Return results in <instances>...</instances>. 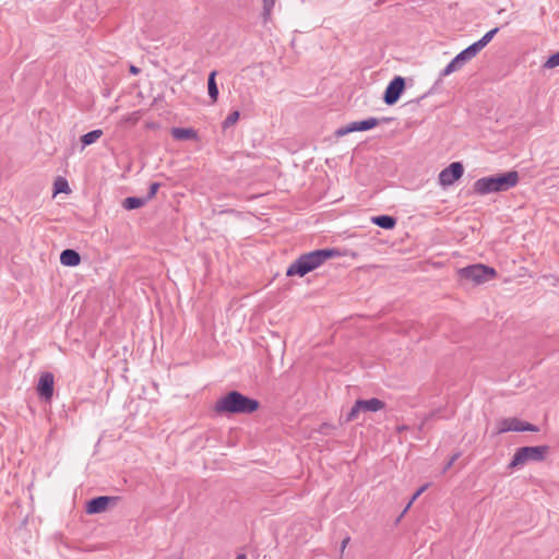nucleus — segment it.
Instances as JSON below:
<instances>
[{
	"label": "nucleus",
	"instance_id": "f257e3e1",
	"mask_svg": "<svg viewBox=\"0 0 559 559\" xmlns=\"http://www.w3.org/2000/svg\"><path fill=\"white\" fill-rule=\"evenodd\" d=\"M259 406L258 400L238 391H230L216 401L214 411L217 414H252L258 411Z\"/></svg>",
	"mask_w": 559,
	"mask_h": 559
},
{
	"label": "nucleus",
	"instance_id": "f03ea898",
	"mask_svg": "<svg viewBox=\"0 0 559 559\" xmlns=\"http://www.w3.org/2000/svg\"><path fill=\"white\" fill-rule=\"evenodd\" d=\"M338 255L340 252L336 249H319L308 253H304L289 265V267L286 271V275L305 276L309 272L319 267L326 260Z\"/></svg>",
	"mask_w": 559,
	"mask_h": 559
},
{
	"label": "nucleus",
	"instance_id": "7ed1b4c3",
	"mask_svg": "<svg viewBox=\"0 0 559 559\" xmlns=\"http://www.w3.org/2000/svg\"><path fill=\"white\" fill-rule=\"evenodd\" d=\"M519 182V174L514 170L504 174L483 177L474 182L473 189L476 194L485 195L493 192L507 191Z\"/></svg>",
	"mask_w": 559,
	"mask_h": 559
},
{
	"label": "nucleus",
	"instance_id": "20e7f679",
	"mask_svg": "<svg viewBox=\"0 0 559 559\" xmlns=\"http://www.w3.org/2000/svg\"><path fill=\"white\" fill-rule=\"evenodd\" d=\"M460 280L472 282L476 285L488 282L497 274L493 267L484 264H473L457 271Z\"/></svg>",
	"mask_w": 559,
	"mask_h": 559
},
{
	"label": "nucleus",
	"instance_id": "39448f33",
	"mask_svg": "<svg viewBox=\"0 0 559 559\" xmlns=\"http://www.w3.org/2000/svg\"><path fill=\"white\" fill-rule=\"evenodd\" d=\"M547 452V445L522 447L516 450L515 454L513 455L509 464V467L513 468L519 465H523L528 461H543Z\"/></svg>",
	"mask_w": 559,
	"mask_h": 559
},
{
	"label": "nucleus",
	"instance_id": "423d86ee",
	"mask_svg": "<svg viewBox=\"0 0 559 559\" xmlns=\"http://www.w3.org/2000/svg\"><path fill=\"white\" fill-rule=\"evenodd\" d=\"M539 429L537 426L523 421L516 417L502 418L497 424V433H504L508 431H532L537 432Z\"/></svg>",
	"mask_w": 559,
	"mask_h": 559
},
{
	"label": "nucleus",
	"instance_id": "0eeeda50",
	"mask_svg": "<svg viewBox=\"0 0 559 559\" xmlns=\"http://www.w3.org/2000/svg\"><path fill=\"white\" fill-rule=\"evenodd\" d=\"M405 88V80L402 76H395L386 86L383 94V102L391 106L397 103Z\"/></svg>",
	"mask_w": 559,
	"mask_h": 559
},
{
	"label": "nucleus",
	"instance_id": "6e6552de",
	"mask_svg": "<svg viewBox=\"0 0 559 559\" xmlns=\"http://www.w3.org/2000/svg\"><path fill=\"white\" fill-rule=\"evenodd\" d=\"M464 173L463 165L460 162L451 163L439 174V182L443 187H449L459 180Z\"/></svg>",
	"mask_w": 559,
	"mask_h": 559
},
{
	"label": "nucleus",
	"instance_id": "1a4fd4ad",
	"mask_svg": "<svg viewBox=\"0 0 559 559\" xmlns=\"http://www.w3.org/2000/svg\"><path fill=\"white\" fill-rule=\"evenodd\" d=\"M378 124H379V120L373 117L368 118L366 120H361V121H354L345 127L338 128L335 131V135L343 136V135H346L348 133L356 132V131H367V130H370V129L377 127Z\"/></svg>",
	"mask_w": 559,
	"mask_h": 559
},
{
	"label": "nucleus",
	"instance_id": "9d476101",
	"mask_svg": "<svg viewBox=\"0 0 559 559\" xmlns=\"http://www.w3.org/2000/svg\"><path fill=\"white\" fill-rule=\"evenodd\" d=\"M119 500V497H109V496H99L91 499L86 503V513L87 514H98L104 512L108 504L116 506Z\"/></svg>",
	"mask_w": 559,
	"mask_h": 559
},
{
	"label": "nucleus",
	"instance_id": "9b49d317",
	"mask_svg": "<svg viewBox=\"0 0 559 559\" xmlns=\"http://www.w3.org/2000/svg\"><path fill=\"white\" fill-rule=\"evenodd\" d=\"M37 392L45 401H50L53 395V374L45 372L40 376Z\"/></svg>",
	"mask_w": 559,
	"mask_h": 559
},
{
	"label": "nucleus",
	"instance_id": "f8f14e48",
	"mask_svg": "<svg viewBox=\"0 0 559 559\" xmlns=\"http://www.w3.org/2000/svg\"><path fill=\"white\" fill-rule=\"evenodd\" d=\"M60 262L64 266H76L81 262V257L78 251L66 249L60 254Z\"/></svg>",
	"mask_w": 559,
	"mask_h": 559
},
{
	"label": "nucleus",
	"instance_id": "ddd939ff",
	"mask_svg": "<svg viewBox=\"0 0 559 559\" xmlns=\"http://www.w3.org/2000/svg\"><path fill=\"white\" fill-rule=\"evenodd\" d=\"M357 406L361 407L364 412H378L381 411L385 404L377 397L370 400H357Z\"/></svg>",
	"mask_w": 559,
	"mask_h": 559
},
{
	"label": "nucleus",
	"instance_id": "4468645a",
	"mask_svg": "<svg viewBox=\"0 0 559 559\" xmlns=\"http://www.w3.org/2000/svg\"><path fill=\"white\" fill-rule=\"evenodd\" d=\"M170 132L173 138L179 141L195 140L198 138L197 131L192 128H173Z\"/></svg>",
	"mask_w": 559,
	"mask_h": 559
},
{
	"label": "nucleus",
	"instance_id": "2eb2a0df",
	"mask_svg": "<svg viewBox=\"0 0 559 559\" xmlns=\"http://www.w3.org/2000/svg\"><path fill=\"white\" fill-rule=\"evenodd\" d=\"M371 222L383 229H392L396 225V218L391 215H379L371 217Z\"/></svg>",
	"mask_w": 559,
	"mask_h": 559
},
{
	"label": "nucleus",
	"instance_id": "dca6fc26",
	"mask_svg": "<svg viewBox=\"0 0 559 559\" xmlns=\"http://www.w3.org/2000/svg\"><path fill=\"white\" fill-rule=\"evenodd\" d=\"M476 49L473 47V45H469L467 48L462 50L460 53H457L454 59L455 63H459L460 66H464L467 61L472 60L474 57L477 56Z\"/></svg>",
	"mask_w": 559,
	"mask_h": 559
},
{
	"label": "nucleus",
	"instance_id": "f3484780",
	"mask_svg": "<svg viewBox=\"0 0 559 559\" xmlns=\"http://www.w3.org/2000/svg\"><path fill=\"white\" fill-rule=\"evenodd\" d=\"M499 28L495 27L491 31L487 32L479 40L475 41L473 47L477 52H480L493 38V36L498 33Z\"/></svg>",
	"mask_w": 559,
	"mask_h": 559
},
{
	"label": "nucleus",
	"instance_id": "a211bd4d",
	"mask_svg": "<svg viewBox=\"0 0 559 559\" xmlns=\"http://www.w3.org/2000/svg\"><path fill=\"white\" fill-rule=\"evenodd\" d=\"M103 135V130L96 129L81 136L82 147L96 143Z\"/></svg>",
	"mask_w": 559,
	"mask_h": 559
},
{
	"label": "nucleus",
	"instance_id": "6ab92c4d",
	"mask_svg": "<svg viewBox=\"0 0 559 559\" xmlns=\"http://www.w3.org/2000/svg\"><path fill=\"white\" fill-rule=\"evenodd\" d=\"M147 203V199L144 198H136V197H129L126 198L122 202L123 209L131 211L139 207H142Z\"/></svg>",
	"mask_w": 559,
	"mask_h": 559
},
{
	"label": "nucleus",
	"instance_id": "aec40b11",
	"mask_svg": "<svg viewBox=\"0 0 559 559\" xmlns=\"http://www.w3.org/2000/svg\"><path fill=\"white\" fill-rule=\"evenodd\" d=\"M216 71H212L207 79V90L209 96L212 99V103H215L218 98V87L215 81Z\"/></svg>",
	"mask_w": 559,
	"mask_h": 559
},
{
	"label": "nucleus",
	"instance_id": "412c9836",
	"mask_svg": "<svg viewBox=\"0 0 559 559\" xmlns=\"http://www.w3.org/2000/svg\"><path fill=\"white\" fill-rule=\"evenodd\" d=\"M239 116H240V114H239V111H238V110H234V111H231V112L226 117V119L224 120V122H223V128H224V129H227V128H229V127L234 126V124L238 121Z\"/></svg>",
	"mask_w": 559,
	"mask_h": 559
},
{
	"label": "nucleus",
	"instance_id": "4be33fe9",
	"mask_svg": "<svg viewBox=\"0 0 559 559\" xmlns=\"http://www.w3.org/2000/svg\"><path fill=\"white\" fill-rule=\"evenodd\" d=\"M461 68H462V66H460L459 63H455V59L453 58L451 60V62L442 70L440 75L441 76H448L451 73L460 70Z\"/></svg>",
	"mask_w": 559,
	"mask_h": 559
},
{
	"label": "nucleus",
	"instance_id": "5701e85b",
	"mask_svg": "<svg viewBox=\"0 0 559 559\" xmlns=\"http://www.w3.org/2000/svg\"><path fill=\"white\" fill-rule=\"evenodd\" d=\"M275 1L276 0H263V16H264V21H267L270 15H271V12L275 5Z\"/></svg>",
	"mask_w": 559,
	"mask_h": 559
},
{
	"label": "nucleus",
	"instance_id": "b1692460",
	"mask_svg": "<svg viewBox=\"0 0 559 559\" xmlns=\"http://www.w3.org/2000/svg\"><path fill=\"white\" fill-rule=\"evenodd\" d=\"M558 66H559V51L551 55L544 63V68H546V69H554Z\"/></svg>",
	"mask_w": 559,
	"mask_h": 559
},
{
	"label": "nucleus",
	"instance_id": "393cba45",
	"mask_svg": "<svg viewBox=\"0 0 559 559\" xmlns=\"http://www.w3.org/2000/svg\"><path fill=\"white\" fill-rule=\"evenodd\" d=\"M361 411H362L361 407L357 406V401H356L355 404L353 405V407L350 408L349 413L347 414L345 421L349 423V421L357 419L358 414Z\"/></svg>",
	"mask_w": 559,
	"mask_h": 559
},
{
	"label": "nucleus",
	"instance_id": "a878e982",
	"mask_svg": "<svg viewBox=\"0 0 559 559\" xmlns=\"http://www.w3.org/2000/svg\"><path fill=\"white\" fill-rule=\"evenodd\" d=\"M69 191V185L67 182L66 179H57L56 182H55V192L56 193H60V192H68Z\"/></svg>",
	"mask_w": 559,
	"mask_h": 559
},
{
	"label": "nucleus",
	"instance_id": "bb28decb",
	"mask_svg": "<svg viewBox=\"0 0 559 559\" xmlns=\"http://www.w3.org/2000/svg\"><path fill=\"white\" fill-rule=\"evenodd\" d=\"M159 187H160V183H159V182H153V183H151L150 189H148V192H147V195H146V197H144V199H147V202H148L150 200H152V199L156 195V193H157V191H158Z\"/></svg>",
	"mask_w": 559,
	"mask_h": 559
},
{
	"label": "nucleus",
	"instance_id": "cd10ccee",
	"mask_svg": "<svg viewBox=\"0 0 559 559\" xmlns=\"http://www.w3.org/2000/svg\"><path fill=\"white\" fill-rule=\"evenodd\" d=\"M427 487H428L427 485H424L417 489V491L413 495L411 501L407 503L406 508L404 509L403 514L409 509L412 503L427 489Z\"/></svg>",
	"mask_w": 559,
	"mask_h": 559
},
{
	"label": "nucleus",
	"instance_id": "c85d7f7f",
	"mask_svg": "<svg viewBox=\"0 0 559 559\" xmlns=\"http://www.w3.org/2000/svg\"><path fill=\"white\" fill-rule=\"evenodd\" d=\"M461 456V452H456L454 453L450 460L448 461V463L445 464L444 468H443V473H445L448 469H450L452 467V465L454 464V462Z\"/></svg>",
	"mask_w": 559,
	"mask_h": 559
},
{
	"label": "nucleus",
	"instance_id": "c756f323",
	"mask_svg": "<svg viewBox=\"0 0 559 559\" xmlns=\"http://www.w3.org/2000/svg\"><path fill=\"white\" fill-rule=\"evenodd\" d=\"M349 542V537H346L342 540V544H341V550L344 551V549L346 548L347 544Z\"/></svg>",
	"mask_w": 559,
	"mask_h": 559
},
{
	"label": "nucleus",
	"instance_id": "7c9ffc66",
	"mask_svg": "<svg viewBox=\"0 0 559 559\" xmlns=\"http://www.w3.org/2000/svg\"><path fill=\"white\" fill-rule=\"evenodd\" d=\"M130 71H131V73L136 74V73H139L140 70L136 67L131 66Z\"/></svg>",
	"mask_w": 559,
	"mask_h": 559
},
{
	"label": "nucleus",
	"instance_id": "2f4dec72",
	"mask_svg": "<svg viewBox=\"0 0 559 559\" xmlns=\"http://www.w3.org/2000/svg\"><path fill=\"white\" fill-rule=\"evenodd\" d=\"M236 559H247L245 554H239Z\"/></svg>",
	"mask_w": 559,
	"mask_h": 559
},
{
	"label": "nucleus",
	"instance_id": "473e14b6",
	"mask_svg": "<svg viewBox=\"0 0 559 559\" xmlns=\"http://www.w3.org/2000/svg\"><path fill=\"white\" fill-rule=\"evenodd\" d=\"M425 96H426V95H421V97H419V98L417 99V103H419V100H420V99L425 98Z\"/></svg>",
	"mask_w": 559,
	"mask_h": 559
}]
</instances>
